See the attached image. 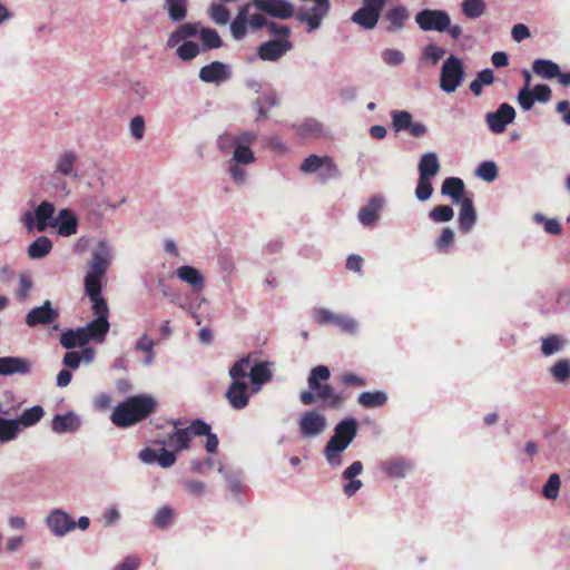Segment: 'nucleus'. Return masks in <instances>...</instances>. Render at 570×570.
Returning <instances> with one entry per match:
<instances>
[{
	"label": "nucleus",
	"instance_id": "obj_63",
	"mask_svg": "<svg viewBox=\"0 0 570 570\" xmlns=\"http://www.w3.org/2000/svg\"><path fill=\"white\" fill-rule=\"evenodd\" d=\"M517 99L523 110H530L535 102L533 94L530 88H528V85L519 90Z\"/></svg>",
	"mask_w": 570,
	"mask_h": 570
},
{
	"label": "nucleus",
	"instance_id": "obj_20",
	"mask_svg": "<svg viewBox=\"0 0 570 570\" xmlns=\"http://www.w3.org/2000/svg\"><path fill=\"white\" fill-rule=\"evenodd\" d=\"M161 445L159 450L145 448L139 452V459L146 464L158 463L159 466L167 469L176 463V454L174 451H169Z\"/></svg>",
	"mask_w": 570,
	"mask_h": 570
},
{
	"label": "nucleus",
	"instance_id": "obj_42",
	"mask_svg": "<svg viewBox=\"0 0 570 570\" xmlns=\"http://www.w3.org/2000/svg\"><path fill=\"white\" fill-rule=\"evenodd\" d=\"M357 401L366 409L381 407L387 402V395L383 391H367L361 393Z\"/></svg>",
	"mask_w": 570,
	"mask_h": 570
},
{
	"label": "nucleus",
	"instance_id": "obj_12",
	"mask_svg": "<svg viewBox=\"0 0 570 570\" xmlns=\"http://www.w3.org/2000/svg\"><path fill=\"white\" fill-rule=\"evenodd\" d=\"M239 361H246V379L250 380V393L256 394L261 391L262 386L272 380L271 363L258 362L252 363L249 356L243 357Z\"/></svg>",
	"mask_w": 570,
	"mask_h": 570
},
{
	"label": "nucleus",
	"instance_id": "obj_52",
	"mask_svg": "<svg viewBox=\"0 0 570 570\" xmlns=\"http://www.w3.org/2000/svg\"><path fill=\"white\" fill-rule=\"evenodd\" d=\"M561 480L557 473H552L542 488V494L546 499L556 500L559 497Z\"/></svg>",
	"mask_w": 570,
	"mask_h": 570
},
{
	"label": "nucleus",
	"instance_id": "obj_19",
	"mask_svg": "<svg viewBox=\"0 0 570 570\" xmlns=\"http://www.w3.org/2000/svg\"><path fill=\"white\" fill-rule=\"evenodd\" d=\"M59 312L52 307L50 301H46L41 306L32 308L26 316V323L30 327L37 325H49L56 322Z\"/></svg>",
	"mask_w": 570,
	"mask_h": 570
},
{
	"label": "nucleus",
	"instance_id": "obj_64",
	"mask_svg": "<svg viewBox=\"0 0 570 570\" xmlns=\"http://www.w3.org/2000/svg\"><path fill=\"white\" fill-rule=\"evenodd\" d=\"M322 129H323V127H322L321 122H318L315 119H307L301 125L299 134L302 136L316 137V136L321 135Z\"/></svg>",
	"mask_w": 570,
	"mask_h": 570
},
{
	"label": "nucleus",
	"instance_id": "obj_1",
	"mask_svg": "<svg viewBox=\"0 0 570 570\" xmlns=\"http://www.w3.org/2000/svg\"><path fill=\"white\" fill-rule=\"evenodd\" d=\"M156 410V401L150 395L128 397L119 403L112 414L111 422L118 428H128L145 420Z\"/></svg>",
	"mask_w": 570,
	"mask_h": 570
},
{
	"label": "nucleus",
	"instance_id": "obj_23",
	"mask_svg": "<svg viewBox=\"0 0 570 570\" xmlns=\"http://www.w3.org/2000/svg\"><path fill=\"white\" fill-rule=\"evenodd\" d=\"M31 362L20 356H2L0 357V375H27L31 372Z\"/></svg>",
	"mask_w": 570,
	"mask_h": 570
},
{
	"label": "nucleus",
	"instance_id": "obj_43",
	"mask_svg": "<svg viewBox=\"0 0 570 570\" xmlns=\"http://www.w3.org/2000/svg\"><path fill=\"white\" fill-rule=\"evenodd\" d=\"M188 0H165V9L171 21H183L187 16Z\"/></svg>",
	"mask_w": 570,
	"mask_h": 570
},
{
	"label": "nucleus",
	"instance_id": "obj_11",
	"mask_svg": "<svg viewBox=\"0 0 570 570\" xmlns=\"http://www.w3.org/2000/svg\"><path fill=\"white\" fill-rule=\"evenodd\" d=\"M250 6L273 18L286 20L295 14V6L288 0H252Z\"/></svg>",
	"mask_w": 570,
	"mask_h": 570
},
{
	"label": "nucleus",
	"instance_id": "obj_26",
	"mask_svg": "<svg viewBox=\"0 0 570 570\" xmlns=\"http://www.w3.org/2000/svg\"><path fill=\"white\" fill-rule=\"evenodd\" d=\"M384 19L389 22V26L386 27L389 32L400 31L405 27L410 19V11L405 6L397 4L385 12Z\"/></svg>",
	"mask_w": 570,
	"mask_h": 570
},
{
	"label": "nucleus",
	"instance_id": "obj_49",
	"mask_svg": "<svg viewBox=\"0 0 570 570\" xmlns=\"http://www.w3.org/2000/svg\"><path fill=\"white\" fill-rule=\"evenodd\" d=\"M255 160V155L248 146H240L236 144L234 147L233 157L229 161L242 165H249L253 164Z\"/></svg>",
	"mask_w": 570,
	"mask_h": 570
},
{
	"label": "nucleus",
	"instance_id": "obj_28",
	"mask_svg": "<svg viewBox=\"0 0 570 570\" xmlns=\"http://www.w3.org/2000/svg\"><path fill=\"white\" fill-rule=\"evenodd\" d=\"M56 207L48 200L41 202L36 207V229L38 232H45L48 227H52L55 223Z\"/></svg>",
	"mask_w": 570,
	"mask_h": 570
},
{
	"label": "nucleus",
	"instance_id": "obj_36",
	"mask_svg": "<svg viewBox=\"0 0 570 570\" xmlns=\"http://www.w3.org/2000/svg\"><path fill=\"white\" fill-rule=\"evenodd\" d=\"M250 4H245L239 8L235 19L230 22V33L235 40H242L247 33V12Z\"/></svg>",
	"mask_w": 570,
	"mask_h": 570
},
{
	"label": "nucleus",
	"instance_id": "obj_3",
	"mask_svg": "<svg viewBox=\"0 0 570 570\" xmlns=\"http://www.w3.org/2000/svg\"><path fill=\"white\" fill-rule=\"evenodd\" d=\"M79 156L75 150H63L55 159L53 170L50 177V186L63 196L70 194L66 177L76 178Z\"/></svg>",
	"mask_w": 570,
	"mask_h": 570
},
{
	"label": "nucleus",
	"instance_id": "obj_60",
	"mask_svg": "<svg viewBox=\"0 0 570 570\" xmlns=\"http://www.w3.org/2000/svg\"><path fill=\"white\" fill-rule=\"evenodd\" d=\"M33 287L32 279L28 273H21L19 275V285L16 289V296L19 301H24L29 296Z\"/></svg>",
	"mask_w": 570,
	"mask_h": 570
},
{
	"label": "nucleus",
	"instance_id": "obj_17",
	"mask_svg": "<svg viewBox=\"0 0 570 570\" xmlns=\"http://www.w3.org/2000/svg\"><path fill=\"white\" fill-rule=\"evenodd\" d=\"M292 48L288 39H272L258 46L257 56L264 61H277Z\"/></svg>",
	"mask_w": 570,
	"mask_h": 570
},
{
	"label": "nucleus",
	"instance_id": "obj_34",
	"mask_svg": "<svg viewBox=\"0 0 570 570\" xmlns=\"http://www.w3.org/2000/svg\"><path fill=\"white\" fill-rule=\"evenodd\" d=\"M81 328L85 330L88 341L94 340L100 343L104 342L105 336L109 331V322L108 320L96 317Z\"/></svg>",
	"mask_w": 570,
	"mask_h": 570
},
{
	"label": "nucleus",
	"instance_id": "obj_47",
	"mask_svg": "<svg viewBox=\"0 0 570 570\" xmlns=\"http://www.w3.org/2000/svg\"><path fill=\"white\" fill-rule=\"evenodd\" d=\"M493 80V71L489 68L483 69L476 75V78L471 81L470 90L474 96H480L482 92V87L491 85Z\"/></svg>",
	"mask_w": 570,
	"mask_h": 570
},
{
	"label": "nucleus",
	"instance_id": "obj_18",
	"mask_svg": "<svg viewBox=\"0 0 570 570\" xmlns=\"http://www.w3.org/2000/svg\"><path fill=\"white\" fill-rule=\"evenodd\" d=\"M80 208L90 217L100 218L107 210H115L107 197L98 195H82L79 198Z\"/></svg>",
	"mask_w": 570,
	"mask_h": 570
},
{
	"label": "nucleus",
	"instance_id": "obj_44",
	"mask_svg": "<svg viewBox=\"0 0 570 570\" xmlns=\"http://www.w3.org/2000/svg\"><path fill=\"white\" fill-rule=\"evenodd\" d=\"M43 414V409L40 405H35L30 409H27L19 416V419L16 420L18 421V428L20 429V425L24 428L35 425L42 419Z\"/></svg>",
	"mask_w": 570,
	"mask_h": 570
},
{
	"label": "nucleus",
	"instance_id": "obj_61",
	"mask_svg": "<svg viewBox=\"0 0 570 570\" xmlns=\"http://www.w3.org/2000/svg\"><path fill=\"white\" fill-rule=\"evenodd\" d=\"M198 53L199 46L193 41H185L177 48V56L184 61L196 58Z\"/></svg>",
	"mask_w": 570,
	"mask_h": 570
},
{
	"label": "nucleus",
	"instance_id": "obj_22",
	"mask_svg": "<svg viewBox=\"0 0 570 570\" xmlns=\"http://www.w3.org/2000/svg\"><path fill=\"white\" fill-rule=\"evenodd\" d=\"M232 76L228 65L220 61H213L199 70V78L208 83H222Z\"/></svg>",
	"mask_w": 570,
	"mask_h": 570
},
{
	"label": "nucleus",
	"instance_id": "obj_48",
	"mask_svg": "<svg viewBox=\"0 0 570 570\" xmlns=\"http://www.w3.org/2000/svg\"><path fill=\"white\" fill-rule=\"evenodd\" d=\"M127 94L134 104H141L149 96V89L142 81H130Z\"/></svg>",
	"mask_w": 570,
	"mask_h": 570
},
{
	"label": "nucleus",
	"instance_id": "obj_55",
	"mask_svg": "<svg viewBox=\"0 0 570 570\" xmlns=\"http://www.w3.org/2000/svg\"><path fill=\"white\" fill-rule=\"evenodd\" d=\"M381 58L382 61L390 67L401 66L405 61L404 53L401 50L394 48L384 49L381 52Z\"/></svg>",
	"mask_w": 570,
	"mask_h": 570
},
{
	"label": "nucleus",
	"instance_id": "obj_31",
	"mask_svg": "<svg viewBox=\"0 0 570 570\" xmlns=\"http://www.w3.org/2000/svg\"><path fill=\"white\" fill-rule=\"evenodd\" d=\"M476 222V214L473 203L470 198H464L460 203L459 226L462 233H469Z\"/></svg>",
	"mask_w": 570,
	"mask_h": 570
},
{
	"label": "nucleus",
	"instance_id": "obj_25",
	"mask_svg": "<svg viewBox=\"0 0 570 570\" xmlns=\"http://www.w3.org/2000/svg\"><path fill=\"white\" fill-rule=\"evenodd\" d=\"M52 227L57 228L59 235L68 237L77 233L78 219L72 210L63 208L58 213Z\"/></svg>",
	"mask_w": 570,
	"mask_h": 570
},
{
	"label": "nucleus",
	"instance_id": "obj_62",
	"mask_svg": "<svg viewBox=\"0 0 570 570\" xmlns=\"http://www.w3.org/2000/svg\"><path fill=\"white\" fill-rule=\"evenodd\" d=\"M327 156L320 157L317 155L308 156L303 164L301 165V169L304 173H316L322 165H324Z\"/></svg>",
	"mask_w": 570,
	"mask_h": 570
},
{
	"label": "nucleus",
	"instance_id": "obj_41",
	"mask_svg": "<svg viewBox=\"0 0 570 570\" xmlns=\"http://www.w3.org/2000/svg\"><path fill=\"white\" fill-rule=\"evenodd\" d=\"M52 249V242L47 236H40L28 247V255L32 259H40L47 256Z\"/></svg>",
	"mask_w": 570,
	"mask_h": 570
},
{
	"label": "nucleus",
	"instance_id": "obj_16",
	"mask_svg": "<svg viewBox=\"0 0 570 570\" xmlns=\"http://www.w3.org/2000/svg\"><path fill=\"white\" fill-rule=\"evenodd\" d=\"M514 118L515 110L509 104H501L495 111L488 112L485 116L487 124L494 134H502Z\"/></svg>",
	"mask_w": 570,
	"mask_h": 570
},
{
	"label": "nucleus",
	"instance_id": "obj_40",
	"mask_svg": "<svg viewBox=\"0 0 570 570\" xmlns=\"http://www.w3.org/2000/svg\"><path fill=\"white\" fill-rule=\"evenodd\" d=\"M7 414V412L3 410L2 405L0 404V415ZM19 428H18V421L16 420H8L2 416H0V442L7 443L9 441L14 440L18 436Z\"/></svg>",
	"mask_w": 570,
	"mask_h": 570
},
{
	"label": "nucleus",
	"instance_id": "obj_38",
	"mask_svg": "<svg viewBox=\"0 0 570 570\" xmlns=\"http://www.w3.org/2000/svg\"><path fill=\"white\" fill-rule=\"evenodd\" d=\"M88 342L89 341L87 340L85 330L81 327H78L77 330H67L62 332L60 336V344L67 350H71L78 346L82 347Z\"/></svg>",
	"mask_w": 570,
	"mask_h": 570
},
{
	"label": "nucleus",
	"instance_id": "obj_13",
	"mask_svg": "<svg viewBox=\"0 0 570 570\" xmlns=\"http://www.w3.org/2000/svg\"><path fill=\"white\" fill-rule=\"evenodd\" d=\"M45 523L50 532L56 537H65L67 533L76 529V521L73 518L62 509L51 510L46 519Z\"/></svg>",
	"mask_w": 570,
	"mask_h": 570
},
{
	"label": "nucleus",
	"instance_id": "obj_32",
	"mask_svg": "<svg viewBox=\"0 0 570 570\" xmlns=\"http://www.w3.org/2000/svg\"><path fill=\"white\" fill-rule=\"evenodd\" d=\"M363 471V464L361 461L353 462L345 471L343 472V478L350 480L344 485V493L347 497L354 495L362 487L361 480H355L354 478L361 474Z\"/></svg>",
	"mask_w": 570,
	"mask_h": 570
},
{
	"label": "nucleus",
	"instance_id": "obj_15",
	"mask_svg": "<svg viewBox=\"0 0 570 570\" xmlns=\"http://www.w3.org/2000/svg\"><path fill=\"white\" fill-rule=\"evenodd\" d=\"M313 316L317 323L334 324L346 333H355L357 328V323L352 317L333 313L326 308H315Z\"/></svg>",
	"mask_w": 570,
	"mask_h": 570
},
{
	"label": "nucleus",
	"instance_id": "obj_51",
	"mask_svg": "<svg viewBox=\"0 0 570 570\" xmlns=\"http://www.w3.org/2000/svg\"><path fill=\"white\" fill-rule=\"evenodd\" d=\"M199 38L206 49H216L223 46V41L215 29H202Z\"/></svg>",
	"mask_w": 570,
	"mask_h": 570
},
{
	"label": "nucleus",
	"instance_id": "obj_21",
	"mask_svg": "<svg viewBox=\"0 0 570 570\" xmlns=\"http://www.w3.org/2000/svg\"><path fill=\"white\" fill-rule=\"evenodd\" d=\"M111 248L108 243L104 240L99 242L96 249L92 252L88 273L104 276L111 262Z\"/></svg>",
	"mask_w": 570,
	"mask_h": 570
},
{
	"label": "nucleus",
	"instance_id": "obj_46",
	"mask_svg": "<svg viewBox=\"0 0 570 570\" xmlns=\"http://www.w3.org/2000/svg\"><path fill=\"white\" fill-rule=\"evenodd\" d=\"M461 9L466 18L478 19L484 13L485 2L483 0H463Z\"/></svg>",
	"mask_w": 570,
	"mask_h": 570
},
{
	"label": "nucleus",
	"instance_id": "obj_59",
	"mask_svg": "<svg viewBox=\"0 0 570 570\" xmlns=\"http://www.w3.org/2000/svg\"><path fill=\"white\" fill-rule=\"evenodd\" d=\"M551 374L558 382H566L570 379V361L559 360L552 367Z\"/></svg>",
	"mask_w": 570,
	"mask_h": 570
},
{
	"label": "nucleus",
	"instance_id": "obj_30",
	"mask_svg": "<svg viewBox=\"0 0 570 570\" xmlns=\"http://www.w3.org/2000/svg\"><path fill=\"white\" fill-rule=\"evenodd\" d=\"M279 104V97L275 89H273L271 86H267L263 89L261 96L256 99L255 106L257 108L258 117L256 118V121L259 120V118L267 116V110L272 107H276Z\"/></svg>",
	"mask_w": 570,
	"mask_h": 570
},
{
	"label": "nucleus",
	"instance_id": "obj_56",
	"mask_svg": "<svg viewBox=\"0 0 570 570\" xmlns=\"http://www.w3.org/2000/svg\"><path fill=\"white\" fill-rule=\"evenodd\" d=\"M444 55L445 49L435 43H429L423 48L422 60L429 61L432 65H436L440 59L444 57Z\"/></svg>",
	"mask_w": 570,
	"mask_h": 570
},
{
	"label": "nucleus",
	"instance_id": "obj_45",
	"mask_svg": "<svg viewBox=\"0 0 570 570\" xmlns=\"http://www.w3.org/2000/svg\"><path fill=\"white\" fill-rule=\"evenodd\" d=\"M393 129L399 131H407L412 121V115L406 110H392L391 111Z\"/></svg>",
	"mask_w": 570,
	"mask_h": 570
},
{
	"label": "nucleus",
	"instance_id": "obj_39",
	"mask_svg": "<svg viewBox=\"0 0 570 570\" xmlns=\"http://www.w3.org/2000/svg\"><path fill=\"white\" fill-rule=\"evenodd\" d=\"M568 344L566 337L559 334H551L541 338V352L544 356H550L561 352Z\"/></svg>",
	"mask_w": 570,
	"mask_h": 570
},
{
	"label": "nucleus",
	"instance_id": "obj_35",
	"mask_svg": "<svg viewBox=\"0 0 570 570\" xmlns=\"http://www.w3.org/2000/svg\"><path fill=\"white\" fill-rule=\"evenodd\" d=\"M441 193L451 197L453 203L460 204L464 199V183L458 177L445 178L441 187Z\"/></svg>",
	"mask_w": 570,
	"mask_h": 570
},
{
	"label": "nucleus",
	"instance_id": "obj_37",
	"mask_svg": "<svg viewBox=\"0 0 570 570\" xmlns=\"http://www.w3.org/2000/svg\"><path fill=\"white\" fill-rule=\"evenodd\" d=\"M533 72L547 80L554 79L558 75H560V67L552 60L549 59H537L532 63Z\"/></svg>",
	"mask_w": 570,
	"mask_h": 570
},
{
	"label": "nucleus",
	"instance_id": "obj_2",
	"mask_svg": "<svg viewBox=\"0 0 570 570\" xmlns=\"http://www.w3.org/2000/svg\"><path fill=\"white\" fill-rule=\"evenodd\" d=\"M334 432L324 449V456L331 466L337 468L342 464V453L357 434V422L353 417L345 419L335 426Z\"/></svg>",
	"mask_w": 570,
	"mask_h": 570
},
{
	"label": "nucleus",
	"instance_id": "obj_57",
	"mask_svg": "<svg viewBox=\"0 0 570 570\" xmlns=\"http://www.w3.org/2000/svg\"><path fill=\"white\" fill-rule=\"evenodd\" d=\"M476 176L483 180L491 183L498 177V167L494 161L487 160L479 165Z\"/></svg>",
	"mask_w": 570,
	"mask_h": 570
},
{
	"label": "nucleus",
	"instance_id": "obj_29",
	"mask_svg": "<svg viewBox=\"0 0 570 570\" xmlns=\"http://www.w3.org/2000/svg\"><path fill=\"white\" fill-rule=\"evenodd\" d=\"M80 425V417L75 412L58 414L52 420V430L59 434L75 432Z\"/></svg>",
	"mask_w": 570,
	"mask_h": 570
},
{
	"label": "nucleus",
	"instance_id": "obj_10",
	"mask_svg": "<svg viewBox=\"0 0 570 570\" xmlns=\"http://www.w3.org/2000/svg\"><path fill=\"white\" fill-rule=\"evenodd\" d=\"M415 22L422 31L445 32L451 18L444 10L423 9L415 14Z\"/></svg>",
	"mask_w": 570,
	"mask_h": 570
},
{
	"label": "nucleus",
	"instance_id": "obj_33",
	"mask_svg": "<svg viewBox=\"0 0 570 570\" xmlns=\"http://www.w3.org/2000/svg\"><path fill=\"white\" fill-rule=\"evenodd\" d=\"M382 470L391 478H403L412 464L403 458H392L381 463Z\"/></svg>",
	"mask_w": 570,
	"mask_h": 570
},
{
	"label": "nucleus",
	"instance_id": "obj_5",
	"mask_svg": "<svg viewBox=\"0 0 570 570\" xmlns=\"http://www.w3.org/2000/svg\"><path fill=\"white\" fill-rule=\"evenodd\" d=\"M246 361H237L229 370L232 383L227 389L225 396L230 406L235 410H242L248 405L250 392L246 383Z\"/></svg>",
	"mask_w": 570,
	"mask_h": 570
},
{
	"label": "nucleus",
	"instance_id": "obj_6",
	"mask_svg": "<svg viewBox=\"0 0 570 570\" xmlns=\"http://www.w3.org/2000/svg\"><path fill=\"white\" fill-rule=\"evenodd\" d=\"M440 168L436 153L430 151L421 156L417 165L419 180L415 188V196L420 202H425L432 196V178L439 174Z\"/></svg>",
	"mask_w": 570,
	"mask_h": 570
},
{
	"label": "nucleus",
	"instance_id": "obj_50",
	"mask_svg": "<svg viewBox=\"0 0 570 570\" xmlns=\"http://www.w3.org/2000/svg\"><path fill=\"white\" fill-rule=\"evenodd\" d=\"M208 14L215 23L220 26L226 24L230 18L229 10L224 4L216 2L209 6Z\"/></svg>",
	"mask_w": 570,
	"mask_h": 570
},
{
	"label": "nucleus",
	"instance_id": "obj_54",
	"mask_svg": "<svg viewBox=\"0 0 570 570\" xmlns=\"http://www.w3.org/2000/svg\"><path fill=\"white\" fill-rule=\"evenodd\" d=\"M104 276L87 273L85 277L86 294L90 297L101 295V278Z\"/></svg>",
	"mask_w": 570,
	"mask_h": 570
},
{
	"label": "nucleus",
	"instance_id": "obj_53",
	"mask_svg": "<svg viewBox=\"0 0 570 570\" xmlns=\"http://www.w3.org/2000/svg\"><path fill=\"white\" fill-rule=\"evenodd\" d=\"M533 220L538 224H542L548 234L560 235L562 232L561 225L557 218H547L543 214L537 213L533 215Z\"/></svg>",
	"mask_w": 570,
	"mask_h": 570
},
{
	"label": "nucleus",
	"instance_id": "obj_24",
	"mask_svg": "<svg viewBox=\"0 0 570 570\" xmlns=\"http://www.w3.org/2000/svg\"><path fill=\"white\" fill-rule=\"evenodd\" d=\"M384 200L380 196L372 197L368 203L363 206L358 212V220L365 227H373L379 218L383 208Z\"/></svg>",
	"mask_w": 570,
	"mask_h": 570
},
{
	"label": "nucleus",
	"instance_id": "obj_8",
	"mask_svg": "<svg viewBox=\"0 0 570 570\" xmlns=\"http://www.w3.org/2000/svg\"><path fill=\"white\" fill-rule=\"evenodd\" d=\"M465 70L463 61L451 55L442 63L440 70V88L445 94L454 92L464 81Z\"/></svg>",
	"mask_w": 570,
	"mask_h": 570
},
{
	"label": "nucleus",
	"instance_id": "obj_27",
	"mask_svg": "<svg viewBox=\"0 0 570 570\" xmlns=\"http://www.w3.org/2000/svg\"><path fill=\"white\" fill-rule=\"evenodd\" d=\"M177 277L188 284L194 292H202L205 287V278L203 274L195 267L184 265L177 268L176 271Z\"/></svg>",
	"mask_w": 570,
	"mask_h": 570
},
{
	"label": "nucleus",
	"instance_id": "obj_9",
	"mask_svg": "<svg viewBox=\"0 0 570 570\" xmlns=\"http://www.w3.org/2000/svg\"><path fill=\"white\" fill-rule=\"evenodd\" d=\"M386 0H363V6L351 17L360 27L372 30L376 27Z\"/></svg>",
	"mask_w": 570,
	"mask_h": 570
},
{
	"label": "nucleus",
	"instance_id": "obj_4",
	"mask_svg": "<svg viewBox=\"0 0 570 570\" xmlns=\"http://www.w3.org/2000/svg\"><path fill=\"white\" fill-rule=\"evenodd\" d=\"M331 376V372L327 366L318 365L314 367L307 379L309 390L315 392L318 400L323 402L325 406L337 409L340 407L344 399L337 393L330 384H321L326 382Z\"/></svg>",
	"mask_w": 570,
	"mask_h": 570
},
{
	"label": "nucleus",
	"instance_id": "obj_58",
	"mask_svg": "<svg viewBox=\"0 0 570 570\" xmlns=\"http://www.w3.org/2000/svg\"><path fill=\"white\" fill-rule=\"evenodd\" d=\"M454 216V212L452 207L448 205L436 206L429 213V217L431 220L435 223H446L450 222Z\"/></svg>",
	"mask_w": 570,
	"mask_h": 570
},
{
	"label": "nucleus",
	"instance_id": "obj_7",
	"mask_svg": "<svg viewBox=\"0 0 570 570\" xmlns=\"http://www.w3.org/2000/svg\"><path fill=\"white\" fill-rule=\"evenodd\" d=\"M173 424L174 431L159 443L170 446L174 452L187 450L193 436L205 434L210 430V425L199 419L194 420L187 428H180L179 421H175Z\"/></svg>",
	"mask_w": 570,
	"mask_h": 570
},
{
	"label": "nucleus",
	"instance_id": "obj_14",
	"mask_svg": "<svg viewBox=\"0 0 570 570\" xmlns=\"http://www.w3.org/2000/svg\"><path fill=\"white\" fill-rule=\"evenodd\" d=\"M298 426L303 438H315L325 431L327 420L322 413L311 410L301 415Z\"/></svg>",
	"mask_w": 570,
	"mask_h": 570
}]
</instances>
